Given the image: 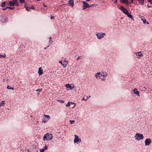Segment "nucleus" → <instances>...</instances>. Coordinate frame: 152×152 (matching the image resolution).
<instances>
[{
	"instance_id": "473e14b6",
	"label": "nucleus",
	"mask_w": 152,
	"mask_h": 152,
	"mask_svg": "<svg viewBox=\"0 0 152 152\" xmlns=\"http://www.w3.org/2000/svg\"><path fill=\"white\" fill-rule=\"evenodd\" d=\"M82 58H83V57L81 56H79L78 57V58H77V60H78L79 59H82Z\"/></svg>"
},
{
	"instance_id": "bb28decb",
	"label": "nucleus",
	"mask_w": 152,
	"mask_h": 152,
	"mask_svg": "<svg viewBox=\"0 0 152 152\" xmlns=\"http://www.w3.org/2000/svg\"><path fill=\"white\" fill-rule=\"evenodd\" d=\"M107 75H104V73L102 72H101V76L103 77H105Z\"/></svg>"
},
{
	"instance_id": "1a4fd4ad",
	"label": "nucleus",
	"mask_w": 152,
	"mask_h": 152,
	"mask_svg": "<svg viewBox=\"0 0 152 152\" xmlns=\"http://www.w3.org/2000/svg\"><path fill=\"white\" fill-rule=\"evenodd\" d=\"M120 8L122 12L124 13L126 15L127 14H128L129 12L127 10L126 8H125L123 6H120Z\"/></svg>"
},
{
	"instance_id": "a19ab883",
	"label": "nucleus",
	"mask_w": 152,
	"mask_h": 152,
	"mask_svg": "<svg viewBox=\"0 0 152 152\" xmlns=\"http://www.w3.org/2000/svg\"><path fill=\"white\" fill-rule=\"evenodd\" d=\"M90 97V96H87L86 97V99H88Z\"/></svg>"
},
{
	"instance_id": "09e8293b",
	"label": "nucleus",
	"mask_w": 152,
	"mask_h": 152,
	"mask_svg": "<svg viewBox=\"0 0 152 152\" xmlns=\"http://www.w3.org/2000/svg\"><path fill=\"white\" fill-rule=\"evenodd\" d=\"M117 0H115V1H114V3H117Z\"/></svg>"
},
{
	"instance_id": "864d4df0",
	"label": "nucleus",
	"mask_w": 152,
	"mask_h": 152,
	"mask_svg": "<svg viewBox=\"0 0 152 152\" xmlns=\"http://www.w3.org/2000/svg\"><path fill=\"white\" fill-rule=\"evenodd\" d=\"M91 0H86V1H90Z\"/></svg>"
},
{
	"instance_id": "20e7f679",
	"label": "nucleus",
	"mask_w": 152,
	"mask_h": 152,
	"mask_svg": "<svg viewBox=\"0 0 152 152\" xmlns=\"http://www.w3.org/2000/svg\"><path fill=\"white\" fill-rule=\"evenodd\" d=\"M74 137L75 138L74 140V143L78 144L81 142V140L80 138L79 137L78 135H75Z\"/></svg>"
},
{
	"instance_id": "a878e982",
	"label": "nucleus",
	"mask_w": 152,
	"mask_h": 152,
	"mask_svg": "<svg viewBox=\"0 0 152 152\" xmlns=\"http://www.w3.org/2000/svg\"><path fill=\"white\" fill-rule=\"evenodd\" d=\"M6 55L5 54H4L3 55L0 54V58H6Z\"/></svg>"
},
{
	"instance_id": "4be33fe9",
	"label": "nucleus",
	"mask_w": 152,
	"mask_h": 152,
	"mask_svg": "<svg viewBox=\"0 0 152 152\" xmlns=\"http://www.w3.org/2000/svg\"><path fill=\"white\" fill-rule=\"evenodd\" d=\"M138 1L140 4L141 5L144 4L145 0H136Z\"/></svg>"
},
{
	"instance_id": "c85d7f7f",
	"label": "nucleus",
	"mask_w": 152,
	"mask_h": 152,
	"mask_svg": "<svg viewBox=\"0 0 152 152\" xmlns=\"http://www.w3.org/2000/svg\"><path fill=\"white\" fill-rule=\"evenodd\" d=\"M57 100L58 101V102H60L61 103H64L65 102V101L64 100H62L59 99H58Z\"/></svg>"
},
{
	"instance_id": "e433bc0d",
	"label": "nucleus",
	"mask_w": 152,
	"mask_h": 152,
	"mask_svg": "<svg viewBox=\"0 0 152 152\" xmlns=\"http://www.w3.org/2000/svg\"><path fill=\"white\" fill-rule=\"evenodd\" d=\"M30 8V9L31 8L33 10L35 9V8L32 6H31Z\"/></svg>"
},
{
	"instance_id": "ddd939ff",
	"label": "nucleus",
	"mask_w": 152,
	"mask_h": 152,
	"mask_svg": "<svg viewBox=\"0 0 152 152\" xmlns=\"http://www.w3.org/2000/svg\"><path fill=\"white\" fill-rule=\"evenodd\" d=\"M95 77L96 78L100 79L101 78V72H97L95 74Z\"/></svg>"
},
{
	"instance_id": "603ef678",
	"label": "nucleus",
	"mask_w": 152,
	"mask_h": 152,
	"mask_svg": "<svg viewBox=\"0 0 152 152\" xmlns=\"http://www.w3.org/2000/svg\"><path fill=\"white\" fill-rule=\"evenodd\" d=\"M28 152H31V151H29V150H28Z\"/></svg>"
},
{
	"instance_id": "4c0bfd02",
	"label": "nucleus",
	"mask_w": 152,
	"mask_h": 152,
	"mask_svg": "<svg viewBox=\"0 0 152 152\" xmlns=\"http://www.w3.org/2000/svg\"><path fill=\"white\" fill-rule=\"evenodd\" d=\"M42 89H39L36 90L37 91H39L40 92L42 91Z\"/></svg>"
},
{
	"instance_id": "dca6fc26",
	"label": "nucleus",
	"mask_w": 152,
	"mask_h": 152,
	"mask_svg": "<svg viewBox=\"0 0 152 152\" xmlns=\"http://www.w3.org/2000/svg\"><path fill=\"white\" fill-rule=\"evenodd\" d=\"M120 2L121 3L125 4H129L128 0H120Z\"/></svg>"
},
{
	"instance_id": "393cba45",
	"label": "nucleus",
	"mask_w": 152,
	"mask_h": 152,
	"mask_svg": "<svg viewBox=\"0 0 152 152\" xmlns=\"http://www.w3.org/2000/svg\"><path fill=\"white\" fill-rule=\"evenodd\" d=\"M5 104V101H2L0 103V107L3 106Z\"/></svg>"
},
{
	"instance_id": "6e6d98bb",
	"label": "nucleus",
	"mask_w": 152,
	"mask_h": 152,
	"mask_svg": "<svg viewBox=\"0 0 152 152\" xmlns=\"http://www.w3.org/2000/svg\"><path fill=\"white\" fill-rule=\"evenodd\" d=\"M36 0L37 1H40L41 0Z\"/></svg>"
},
{
	"instance_id": "49530a36",
	"label": "nucleus",
	"mask_w": 152,
	"mask_h": 152,
	"mask_svg": "<svg viewBox=\"0 0 152 152\" xmlns=\"http://www.w3.org/2000/svg\"><path fill=\"white\" fill-rule=\"evenodd\" d=\"M101 80H105V79L104 78H102Z\"/></svg>"
},
{
	"instance_id": "8fccbe9b",
	"label": "nucleus",
	"mask_w": 152,
	"mask_h": 152,
	"mask_svg": "<svg viewBox=\"0 0 152 152\" xmlns=\"http://www.w3.org/2000/svg\"><path fill=\"white\" fill-rule=\"evenodd\" d=\"M49 39H50V40H51V39H52V37H50L49 38Z\"/></svg>"
},
{
	"instance_id": "72a5a7b5",
	"label": "nucleus",
	"mask_w": 152,
	"mask_h": 152,
	"mask_svg": "<svg viewBox=\"0 0 152 152\" xmlns=\"http://www.w3.org/2000/svg\"><path fill=\"white\" fill-rule=\"evenodd\" d=\"M19 1L22 3H24L25 2L24 0H19Z\"/></svg>"
},
{
	"instance_id": "7ed1b4c3",
	"label": "nucleus",
	"mask_w": 152,
	"mask_h": 152,
	"mask_svg": "<svg viewBox=\"0 0 152 152\" xmlns=\"http://www.w3.org/2000/svg\"><path fill=\"white\" fill-rule=\"evenodd\" d=\"M6 4L11 6H14V5L18 6L19 5V4L17 0H13L10 1L9 2V4L7 3Z\"/></svg>"
},
{
	"instance_id": "7c9ffc66",
	"label": "nucleus",
	"mask_w": 152,
	"mask_h": 152,
	"mask_svg": "<svg viewBox=\"0 0 152 152\" xmlns=\"http://www.w3.org/2000/svg\"><path fill=\"white\" fill-rule=\"evenodd\" d=\"M44 116L45 118H48V119L50 118V116L48 115H44Z\"/></svg>"
},
{
	"instance_id": "f8f14e48",
	"label": "nucleus",
	"mask_w": 152,
	"mask_h": 152,
	"mask_svg": "<svg viewBox=\"0 0 152 152\" xmlns=\"http://www.w3.org/2000/svg\"><path fill=\"white\" fill-rule=\"evenodd\" d=\"M140 18L141 19V20L142 21L143 23L148 24H149V23L147 21L146 19L145 18H144L143 16H141L140 17Z\"/></svg>"
},
{
	"instance_id": "cd10ccee",
	"label": "nucleus",
	"mask_w": 152,
	"mask_h": 152,
	"mask_svg": "<svg viewBox=\"0 0 152 152\" xmlns=\"http://www.w3.org/2000/svg\"><path fill=\"white\" fill-rule=\"evenodd\" d=\"M62 59H64V62H63L64 63V64H65L66 63H67V64H68V61H67L66 60V58H64L63 57L62 58Z\"/></svg>"
},
{
	"instance_id": "c03bdc74",
	"label": "nucleus",
	"mask_w": 152,
	"mask_h": 152,
	"mask_svg": "<svg viewBox=\"0 0 152 152\" xmlns=\"http://www.w3.org/2000/svg\"><path fill=\"white\" fill-rule=\"evenodd\" d=\"M53 18H54V17L53 16H51V17H50V19H52Z\"/></svg>"
},
{
	"instance_id": "5701e85b",
	"label": "nucleus",
	"mask_w": 152,
	"mask_h": 152,
	"mask_svg": "<svg viewBox=\"0 0 152 152\" xmlns=\"http://www.w3.org/2000/svg\"><path fill=\"white\" fill-rule=\"evenodd\" d=\"M31 152H39L38 150H37V148L36 147H33L32 148V151Z\"/></svg>"
},
{
	"instance_id": "f704fd0d",
	"label": "nucleus",
	"mask_w": 152,
	"mask_h": 152,
	"mask_svg": "<svg viewBox=\"0 0 152 152\" xmlns=\"http://www.w3.org/2000/svg\"><path fill=\"white\" fill-rule=\"evenodd\" d=\"M8 8L11 10H13L14 9V7H8Z\"/></svg>"
},
{
	"instance_id": "6ab92c4d",
	"label": "nucleus",
	"mask_w": 152,
	"mask_h": 152,
	"mask_svg": "<svg viewBox=\"0 0 152 152\" xmlns=\"http://www.w3.org/2000/svg\"><path fill=\"white\" fill-rule=\"evenodd\" d=\"M47 149L48 147L46 145H45V146L43 148L40 149V152H44L45 150Z\"/></svg>"
},
{
	"instance_id": "39448f33",
	"label": "nucleus",
	"mask_w": 152,
	"mask_h": 152,
	"mask_svg": "<svg viewBox=\"0 0 152 152\" xmlns=\"http://www.w3.org/2000/svg\"><path fill=\"white\" fill-rule=\"evenodd\" d=\"M65 86L66 88V89L68 91H69L73 90L75 86L73 84H69L68 83Z\"/></svg>"
},
{
	"instance_id": "ea45409f",
	"label": "nucleus",
	"mask_w": 152,
	"mask_h": 152,
	"mask_svg": "<svg viewBox=\"0 0 152 152\" xmlns=\"http://www.w3.org/2000/svg\"><path fill=\"white\" fill-rule=\"evenodd\" d=\"M53 42V41L51 40H50L49 41V43L51 44H52Z\"/></svg>"
},
{
	"instance_id": "412c9836",
	"label": "nucleus",
	"mask_w": 152,
	"mask_h": 152,
	"mask_svg": "<svg viewBox=\"0 0 152 152\" xmlns=\"http://www.w3.org/2000/svg\"><path fill=\"white\" fill-rule=\"evenodd\" d=\"M74 1L73 0H70L69 1L68 3L73 7L74 6Z\"/></svg>"
},
{
	"instance_id": "3c124183",
	"label": "nucleus",
	"mask_w": 152,
	"mask_h": 152,
	"mask_svg": "<svg viewBox=\"0 0 152 152\" xmlns=\"http://www.w3.org/2000/svg\"><path fill=\"white\" fill-rule=\"evenodd\" d=\"M43 5H44V6L45 7H47V6L46 5H45V4H44Z\"/></svg>"
},
{
	"instance_id": "aec40b11",
	"label": "nucleus",
	"mask_w": 152,
	"mask_h": 152,
	"mask_svg": "<svg viewBox=\"0 0 152 152\" xmlns=\"http://www.w3.org/2000/svg\"><path fill=\"white\" fill-rule=\"evenodd\" d=\"M127 16L129 17V18H131V19L133 20V21H134V19H133V15H132L131 14H130L129 12L128 13V14H127L126 15Z\"/></svg>"
},
{
	"instance_id": "9d476101",
	"label": "nucleus",
	"mask_w": 152,
	"mask_h": 152,
	"mask_svg": "<svg viewBox=\"0 0 152 152\" xmlns=\"http://www.w3.org/2000/svg\"><path fill=\"white\" fill-rule=\"evenodd\" d=\"M0 21L3 23L6 22L7 21V18L3 16H0Z\"/></svg>"
},
{
	"instance_id": "c756f323",
	"label": "nucleus",
	"mask_w": 152,
	"mask_h": 152,
	"mask_svg": "<svg viewBox=\"0 0 152 152\" xmlns=\"http://www.w3.org/2000/svg\"><path fill=\"white\" fill-rule=\"evenodd\" d=\"M7 88L8 89H12V90H14V88H11L9 86V85H8L7 86Z\"/></svg>"
},
{
	"instance_id": "79ce46f5",
	"label": "nucleus",
	"mask_w": 152,
	"mask_h": 152,
	"mask_svg": "<svg viewBox=\"0 0 152 152\" xmlns=\"http://www.w3.org/2000/svg\"><path fill=\"white\" fill-rule=\"evenodd\" d=\"M70 122L71 124H72V123L75 122V121H71L70 120Z\"/></svg>"
},
{
	"instance_id": "423d86ee",
	"label": "nucleus",
	"mask_w": 152,
	"mask_h": 152,
	"mask_svg": "<svg viewBox=\"0 0 152 152\" xmlns=\"http://www.w3.org/2000/svg\"><path fill=\"white\" fill-rule=\"evenodd\" d=\"M96 34L98 38L99 39H101L104 37L105 34L104 33L102 32H97L96 33Z\"/></svg>"
},
{
	"instance_id": "b1692460",
	"label": "nucleus",
	"mask_w": 152,
	"mask_h": 152,
	"mask_svg": "<svg viewBox=\"0 0 152 152\" xmlns=\"http://www.w3.org/2000/svg\"><path fill=\"white\" fill-rule=\"evenodd\" d=\"M6 4V2L5 1H4L3 2H2L1 5V6L2 7H5V4Z\"/></svg>"
},
{
	"instance_id": "5fc2aeb1",
	"label": "nucleus",
	"mask_w": 152,
	"mask_h": 152,
	"mask_svg": "<svg viewBox=\"0 0 152 152\" xmlns=\"http://www.w3.org/2000/svg\"><path fill=\"white\" fill-rule=\"evenodd\" d=\"M44 49H47V48H44Z\"/></svg>"
},
{
	"instance_id": "f03ea898",
	"label": "nucleus",
	"mask_w": 152,
	"mask_h": 152,
	"mask_svg": "<svg viewBox=\"0 0 152 152\" xmlns=\"http://www.w3.org/2000/svg\"><path fill=\"white\" fill-rule=\"evenodd\" d=\"M134 137L136 140L137 141H139L140 140H142L144 138V136L142 134L140 133H136L134 136Z\"/></svg>"
},
{
	"instance_id": "2eb2a0df",
	"label": "nucleus",
	"mask_w": 152,
	"mask_h": 152,
	"mask_svg": "<svg viewBox=\"0 0 152 152\" xmlns=\"http://www.w3.org/2000/svg\"><path fill=\"white\" fill-rule=\"evenodd\" d=\"M134 53L137 56V58H140L141 57V56L142 55V54L140 52H136Z\"/></svg>"
},
{
	"instance_id": "de8ad7c7",
	"label": "nucleus",
	"mask_w": 152,
	"mask_h": 152,
	"mask_svg": "<svg viewBox=\"0 0 152 152\" xmlns=\"http://www.w3.org/2000/svg\"><path fill=\"white\" fill-rule=\"evenodd\" d=\"M147 6L149 8L151 7V6H149L148 4L147 5Z\"/></svg>"
},
{
	"instance_id": "6e6552de",
	"label": "nucleus",
	"mask_w": 152,
	"mask_h": 152,
	"mask_svg": "<svg viewBox=\"0 0 152 152\" xmlns=\"http://www.w3.org/2000/svg\"><path fill=\"white\" fill-rule=\"evenodd\" d=\"M74 102H68L67 104H66V107H70V108H73L75 107V105H73L72 104H74Z\"/></svg>"
},
{
	"instance_id": "4d7b16f0",
	"label": "nucleus",
	"mask_w": 152,
	"mask_h": 152,
	"mask_svg": "<svg viewBox=\"0 0 152 152\" xmlns=\"http://www.w3.org/2000/svg\"><path fill=\"white\" fill-rule=\"evenodd\" d=\"M49 46H48L47 47V48Z\"/></svg>"
},
{
	"instance_id": "a211bd4d",
	"label": "nucleus",
	"mask_w": 152,
	"mask_h": 152,
	"mask_svg": "<svg viewBox=\"0 0 152 152\" xmlns=\"http://www.w3.org/2000/svg\"><path fill=\"white\" fill-rule=\"evenodd\" d=\"M59 63L61 64L64 68H66V67L67 66V63H66L65 64L64 63L63 64L62 61L61 60L59 61Z\"/></svg>"
},
{
	"instance_id": "37998d69",
	"label": "nucleus",
	"mask_w": 152,
	"mask_h": 152,
	"mask_svg": "<svg viewBox=\"0 0 152 152\" xmlns=\"http://www.w3.org/2000/svg\"><path fill=\"white\" fill-rule=\"evenodd\" d=\"M87 99H85L84 98H83L82 99V100H85V101H86Z\"/></svg>"
},
{
	"instance_id": "f3484780",
	"label": "nucleus",
	"mask_w": 152,
	"mask_h": 152,
	"mask_svg": "<svg viewBox=\"0 0 152 152\" xmlns=\"http://www.w3.org/2000/svg\"><path fill=\"white\" fill-rule=\"evenodd\" d=\"M133 92L135 94H137L140 96L139 95L140 92L138 91L137 90L136 88L134 89L133 90Z\"/></svg>"
},
{
	"instance_id": "9b49d317",
	"label": "nucleus",
	"mask_w": 152,
	"mask_h": 152,
	"mask_svg": "<svg viewBox=\"0 0 152 152\" xmlns=\"http://www.w3.org/2000/svg\"><path fill=\"white\" fill-rule=\"evenodd\" d=\"M151 139L147 138L145 142V146L149 145L151 143Z\"/></svg>"
},
{
	"instance_id": "f257e3e1",
	"label": "nucleus",
	"mask_w": 152,
	"mask_h": 152,
	"mask_svg": "<svg viewBox=\"0 0 152 152\" xmlns=\"http://www.w3.org/2000/svg\"><path fill=\"white\" fill-rule=\"evenodd\" d=\"M52 134L49 133L46 134L43 136V140L44 141L51 140L53 138Z\"/></svg>"
},
{
	"instance_id": "0eeeda50",
	"label": "nucleus",
	"mask_w": 152,
	"mask_h": 152,
	"mask_svg": "<svg viewBox=\"0 0 152 152\" xmlns=\"http://www.w3.org/2000/svg\"><path fill=\"white\" fill-rule=\"evenodd\" d=\"M82 3L83 4V5L82 6V8L83 10H84L87 8H88L91 6V5H90L88 4L85 1H83Z\"/></svg>"
},
{
	"instance_id": "4468645a",
	"label": "nucleus",
	"mask_w": 152,
	"mask_h": 152,
	"mask_svg": "<svg viewBox=\"0 0 152 152\" xmlns=\"http://www.w3.org/2000/svg\"><path fill=\"white\" fill-rule=\"evenodd\" d=\"M43 69L41 67H40L38 69V73L39 75H42L43 74Z\"/></svg>"
},
{
	"instance_id": "c9c22d12",
	"label": "nucleus",
	"mask_w": 152,
	"mask_h": 152,
	"mask_svg": "<svg viewBox=\"0 0 152 152\" xmlns=\"http://www.w3.org/2000/svg\"><path fill=\"white\" fill-rule=\"evenodd\" d=\"M151 4H152V0H147Z\"/></svg>"
},
{
	"instance_id": "a18cd8bd",
	"label": "nucleus",
	"mask_w": 152,
	"mask_h": 152,
	"mask_svg": "<svg viewBox=\"0 0 152 152\" xmlns=\"http://www.w3.org/2000/svg\"><path fill=\"white\" fill-rule=\"evenodd\" d=\"M131 1L130 3L131 4L132 3H133V0H131Z\"/></svg>"
},
{
	"instance_id": "58836bf2",
	"label": "nucleus",
	"mask_w": 152,
	"mask_h": 152,
	"mask_svg": "<svg viewBox=\"0 0 152 152\" xmlns=\"http://www.w3.org/2000/svg\"><path fill=\"white\" fill-rule=\"evenodd\" d=\"M7 8H8V7H6L5 8H3L2 9V10H6Z\"/></svg>"
},
{
	"instance_id": "13d9d810",
	"label": "nucleus",
	"mask_w": 152,
	"mask_h": 152,
	"mask_svg": "<svg viewBox=\"0 0 152 152\" xmlns=\"http://www.w3.org/2000/svg\"><path fill=\"white\" fill-rule=\"evenodd\" d=\"M43 122L44 123L45 122V121H43Z\"/></svg>"
},
{
	"instance_id": "2f4dec72",
	"label": "nucleus",
	"mask_w": 152,
	"mask_h": 152,
	"mask_svg": "<svg viewBox=\"0 0 152 152\" xmlns=\"http://www.w3.org/2000/svg\"><path fill=\"white\" fill-rule=\"evenodd\" d=\"M25 7L26 8V10L28 11H30L31 10H30V8L28 7H26L25 6Z\"/></svg>"
}]
</instances>
